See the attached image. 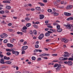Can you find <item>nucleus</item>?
<instances>
[{"label":"nucleus","instance_id":"f257e3e1","mask_svg":"<svg viewBox=\"0 0 73 73\" xmlns=\"http://www.w3.org/2000/svg\"><path fill=\"white\" fill-rule=\"evenodd\" d=\"M4 60L2 58L0 60V62L1 64H11L12 63V62H11L9 61H7L5 62L4 61Z\"/></svg>","mask_w":73,"mask_h":73},{"label":"nucleus","instance_id":"f03ea898","mask_svg":"<svg viewBox=\"0 0 73 73\" xmlns=\"http://www.w3.org/2000/svg\"><path fill=\"white\" fill-rule=\"evenodd\" d=\"M14 50H13L12 52V53L13 54H15V56H18L19 54V52L16 51V48H14Z\"/></svg>","mask_w":73,"mask_h":73},{"label":"nucleus","instance_id":"7ed1b4c3","mask_svg":"<svg viewBox=\"0 0 73 73\" xmlns=\"http://www.w3.org/2000/svg\"><path fill=\"white\" fill-rule=\"evenodd\" d=\"M64 25V27H66V28H67V29H71V27L72 26V25L70 24L67 25Z\"/></svg>","mask_w":73,"mask_h":73},{"label":"nucleus","instance_id":"20e7f679","mask_svg":"<svg viewBox=\"0 0 73 73\" xmlns=\"http://www.w3.org/2000/svg\"><path fill=\"white\" fill-rule=\"evenodd\" d=\"M61 41L62 42H64V43H66L68 42V40L65 38H63L61 39Z\"/></svg>","mask_w":73,"mask_h":73},{"label":"nucleus","instance_id":"39448f33","mask_svg":"<svg viewBox=\"0 0 73 73\" xmlns=\"http://www.w3.org/2000/svg\"><path fill=\"white\" fill-rule=\"evenodd\" d=\"M64 53V55L63 56L64 57H68L69 56V54L68 53V52H65Z\"/></svg>","mask_w":73,"mask_h":73},{"label":"nucleus","instance_id":"423d86ee","mask_svg":"<svg viewBox=\"0 0 73 73\" xmlns=\"http://www.w3.org/2000/svg\"><path fill=\"white\" fill-rule=\"evenodd\" d=\"M39 56H50V54L44 53L40 54Z\"/></svg>","mask_w":73,"mask_h":73},{"label":"nucleus","instance_id":"0eeeda50","mask_svg":"<svg viewBox=\"0 0 73 73\" xmlns=\"http://www.w3.org/2000/svg\"><path fill=\"white\" fill-rule=\"evenodd\" d=\"M44 35L43 34H41L38 37V39L39 40H41L42 38L44 37Z\"/></svg>","mask_w":73,"mask_h":73},{"label":"nucleus","instance_id":"6e6552de","mask_svg":"<svg viewBox=\"0 0 73 73\" xmlns=\"http://www.w3.org/2000/svg\"><path fill=\"white\" fill-rule=\"evenodd\" d=\"M73 8V6L72 5H68L66 7V9H72Z\"/></svg>","mask_w":73,"mask_h":73},{"label":"nucleus","instance_id":"1a4fd4ad","mask_svg":"<svg viewBox=\"0 0 73 73\" xmlns=\"http://www.w3.org/2000/svg\"><path fill=\"white\" fill-rule=\"evenodd\" d=\"M14 49V48H12L11 49H6V51H7V52H12H12H13V51L14 50V49Z\"/></svg>","mask_w":73,"mask_h":73},{"label":"nucleus","instance_id":"9d476101","mask_svg":"<svg viewBox=\"0 0 73 73\" xmlns=\"http://www.w3.org/2000/svg\"><path fill=\"white\" fill-rule=\"evenodd\" d=\"M59 60H68V58H67L61 57L59 58Z\"/></svg>","mask_w":73,"mask_h":73},{"label":"nucleus","instance_id":"9b49d317","mask_svg":"<svg viewBox=\"0 0 73 73\" xmlns=\"http://www.w3.org/2000/svg\"><path fill=\"white\" fill-rule=\"evenodd\" d=\"M28 48V46H24L22 47V50H21L22 51L23 50H26Z\"/></svg>","mask_w":73,"mask_h":73},{"label":"nucleus","instance_id":"f8f14e48","mask_svg":"<svg viewBox=\"0 0 73 73\" xmlns=\"http://www.w3.org/2000/svg\"><path fill=\"white\" fill-rule=\"evenodd\" d=\"M8 1L6 0L5 1H3V2L4 3H7L9 4L10 3H11V2H10V1H11V0H8Z\"/></svg>","mask_w":73,"mask_h":73},{"label":"nucleus","instance_id":"ddd939ff","mask_svg":"<svg viewBox=\"0 0 73 73\" xmlns=\"http://www.w3.org/2000/svg\"><path fill=\"white\" fill-rule=\"evenodd\" d=\"M64 15L67 16H70V15H71V14L70 13H68L64 12Z\"/></svg>","mask_w":73,"mask_h":73},{"label":"nucleus","instance_id":"4468645a","mask_svg":"<svg viewBox=\"0 0 73 73\" xmlns=\"http://www.w3.org/2000/svg\"><path fill=\"white\" fill-rule=\"evenodd\" d=\"M7 46H8V47H12L13 46V45L12 44L7 43Z\"/></svg>","mask_w":73,"mask_h":73},{"label":"nucleus","instance_id":"2eb2a0df","mask_svg":"<svg viewBox=\"0 0 73 73\" xmlns=\"http://www.w3.org/2000/svg\"><path fill=\"white\" fill-rule=\"evenodd\" d=\"M52 13L53 14L54 16H56L58 15V13L56 12L55 11L53 12Z\"/></svg>","mask_w":73,"mask_h":73},{"label":"nucleus","instance_id":"dca6fc26","mask_svg":"<svg viewBox=\"0 0 73 73\" xmlns=\"http://www.w3.org/2000/svg\"><path fill=\"white\" fill-rule=\"evenodd\" d=\"M40 16V20H42L44 18V15H39Z\"/></svg>","mask_w":73,"mask_h":73},{"label":"nucleus","instance_id":"f3484780","mask_svg":"<svg viewBox=\"0 0 73 73\" xmlns=\"http://www.w3.org/2000/svg\"><path fill=\"white\" fill-rule=\"evenodd\" d=\"M72 64H73V63L72 62V61H68V65H69V66H71L72 65Z\"/></svg>","mask_w":73,"mask_h":73},{"label":"nucleus","instance_id":"a211bd4d","mask_svg":"<svg viewBox=\"0 0 73 73\" xmlns=\"http://www.w3.org/2000/svg\"><path fill=\"white\" fill-rule=\"evenodd\" d=\"M35 9L37 11H40L41 10V8L40 7H36L35 8Z\"/></svg>","mask_w":73,"mask_h":73},{"label":"nucleus","instance_id":"6ab92c4d","mask_svg":"<svg viewBox=\"0 0 73 73\" xmlns=\"http://www.w3.org/2000/svg\"><path fill=\"white\" fill-rule=\"evenodd\" d=\"M67 20L69 21V20H73V18L72 17H70L67 19Z\"/></svg>","mask_w":73,"mask_h":73},{"label":"nucleus","instance_id":"aec40b11","mask_svg":"<svg viewBox=\"0 0 73 73\" xmlns=\"http://www.w3.org/2000/svg\"><path fill=\"white\" fill-rule=\"evenodd\" d=\"M45 36L46 37H49L50 36V34L48 33H46L45 34Z\"/></svg>","mask_w":73,"mask_h":73},{"label":"nucleus","instance_id":"412c9836","mask_svg":"<svg viewBox=\"0 0 73 73\" xmlns=\"http://www.w3.org/2000/svg\"><path fill=\"white\" fill-rule=\"evenodd\" d=\"M26 26L27 27H29L30 26H31V24L30 23H27L26 25Z\"/></svg>","mask_w":73,"mask_h":73},{"label":"nucleus","instance_id":"4be33fe9","mask_svg":"<svg viewBox=\"0 0 73 73\" xmlns=\"http://www.w3.org/2000/svg\"><path fill=\"white\" fill-rule=\"evenodd\" d=\"M6 8L7 9H10L11 8V7L10 6H7L6 7Z\"/></svg>","mask_w":73,"mask_h":73},{"label":"nucleus","instance_id":"5701e85b","mask_svg":"<svg viewBox=\"0 0 73 73\" xmlns=\"http://www.w3.org/2000/svg\"><path fill=\"white\" fill-rule=\"evenodd\" d=\"M2 35H3L4 37H7L8 36V35L5 33H3Z\"/></svg>","mask_w":73,"mask_h":73},{"label":"nucleus","instance_id":"b1692460","mask_svg":"<svg viewBox=\"0 0 73 73\" xmlns=\"http://www.w3.org/2000/svg\"><path fill=\"white\" fill-rule=\"evenodd\" d=\"M34 34V35H37V31L35 30H34L33 31Z\"/></svg>","mask_w":73,"mask_h":73},{"label":"nucleus","instance_id":"393cba45","mask_svg":"<svg viewBox=\"0 0 73 73\" xmlns=\"http://www.w3.org/2000/svg\"><path fill=\"white\" fill-rule=\"evenodd\" d=\"M21 31L23 32H24V33H26L27 32V30L25 29H22Z\"/></svg>","mask_w":73,"mask_h":73},{"label":"nucleus","instance_id":"a878e982","mask_svg":"<svg viewBox=\"0 0 73 73\" xmlns=\"http://www.w3.org/2000/svg\"><path fill=\"white\" fill-rule=\"evenodd\" d=\"M62 29L61 28L58 29L57 30V31H58V32H62Z\"/></svg>","mask_w":73,"mask_h":73},{"label":"nucleus","instance_id":"bb28decb","mask_svg":"<svg viewBox=\"0 0 73 73\" xmlns=\"http://www.w3.org/2000/svg\"><path fill=\"white\" fill-rule=\"evenodd\" d=\"M35 48H39V45L37 44H35Z\"/></svg>","mask_w":73,"mask_h":73},{"label":"nucleus","instance_id":"cd10ccee","mask_svg":"<svg viewBox=\"0 0 73 73\" xmlns=\"http://www.w3.org/2000/svg\"><path fill=\"white\" fill-rule=\"evenodd\" d=\"M60 69H61V68L58 67L57 68H56V70H57V71H58H58L60 70Z\"/></svg>","mask_w":73,"mask_h":73},{"label":"nucleus","instance_id":"c85d7f7f","mask_svg":"<svg viewBox=\"0 0 73 73\" xmlns=\"http://www.w3.org/2000/svg\"><path fill=\"white\" fill-rule=\"evenodd\" d=\"M58 66V64H56L54 65V68H56V67H57V66Z\"/></svg>","mask_w":73,"mask_h":73},{"label":"nucleus","instance_id":"c756f323","mask_svg":"<svg viewBox=\"0 0 73 73\" xmlns=\"http://www.w3.org/2000/svg\"><path fill=\"white\" fill-rule=\"evenodd\" d=\"M25 20L26 21H29L30 20V18H29L28 17H26L25 18Z\"/></svg>","mask_w":73,"mask_h":73},{"label":"nucleus","instance_id":"7c9ffc66","mask_svg":"<svg viewBox=\"0 0 73 73\" xmlns=\"http://www.w3.org/2000/svg\"><path fill=\"white\" fill-rule=\"evenodd\" d=\"M39 4H40V6H44V4L41 2H39L38 3Z\"/></svg>","mask_w":73,"mask_h":73},{"label":"nucleus","instance_id":"2f4dec72","mask_svg":"<svg viewBox=\"0 0 73 73\" xmlns=\"http://www.w3.org/2000/svg\"><path fill=\"white\" fill-rule=\"evenodd\" d=\"M31 59L32 60H36V57L35 56H33L32 57Z\"/></svg>","mask_w":73,"mask_h":73},{"label":"nucleus","instance_id":"473e14b6","mask_svg":"<svg viewBox=\"0 0 73 73\" xmlns=\"http://www.w3.org/2000/svg\"><path fill=\"white\" fill-rule=\"evenodd\" d=\"M4 43H7L8 42V40L5 39L3 41Z\"/></svg>","mask_w":73,"mask_h":73},{"label":"nucleus","instance_id":"72a5a7b5","mask_svg":"<svg viewBox=\"0 0 73 73\" xmlns=\"http://www.w3.org/2000/svg\"><path fill=\"white\" fill-rule=\"evenodd\" d=\"M47 11L48 12H52V9H48L47 10Z\"/></svg>","mask_w":73,"mask_h":73},{"label":"nucleus","instance_id":"f704fd0d","mask_svg":"<svg viewBox=\"0 0 73 73\" xmlns=\"http://www.w3.org/2000/svg\"><path fill=\"white\" fill-rule=\"evenodd\" d=\"M27 29V27H26L25 26H24L23 28V29Z\"/></svg>","mask_w":73,"mask_h":73},{"label":"nucleus","instance_id":"c9c22d12","mask_svg":"<svg viewBox=\"0 0 73 73\" xmlns=\"http://www.w3.org/2000/svg\"><path fill=\"white\" fill-rule=\"evenodd\" d=\"M56 28L58 29H60V25H58L56 26Z\"/></svg>","mask_w":73,"mask_h":73},{"label":"nucleus","instance_id":"e433bc0d","mask_svg":"<svg viewBox=\"0 0 73 73\" xmlns=\"http://www.w3.org/2000/svg\"><path fill=\"white\" fill-rule=\"evenodd\" d=\"M58 62V60H54L52 62Z\"/></svg>","mask_w":73,"mask_h":73},{"label":"nucleus","instance_id":"4c0bfd02","mask_svg":"<svg viewBox=\"0 0 73 73\" xmlns=\"http://www.w3.org/2000/svg\"><path fill=\"white\" fill-rule=\"evenodd\" d=\"M4 11H0V14H4Z\"/></svg>","mask_w":73,"mask_h":73},{"label":"nucleus","instance_id":"58836bf2","mask_svg":"<svg viewBox=\"0 0 73 73\" xmlns=\"http://www.w3.org/2000/svg\"><path fill=\"white\" fill-rule=\"evenodd\" d=\"M41 58H38L37 59V61H41Z\"/></svg>","mask_w":73,"mask_h":73},{"label":"nucleus","instance_id":"ea45409f","mask_svg":"<svg viewBox=\"0 0 73 73\" xmlns=\"http://www.w3.org/2000/svg\"><path fill=\"white\" fill-rule=\"evenodd\" d=\"M6 54H7V55H8V56H9L10 55H11V53L9 52H7L6 53Z\"/></svg>","mask_w":73,"mask_h":73},{"label":"nucleus","instance_id":"a19ab883","mask_svg":"<svg viewBox=\"0 0 73 73\" xmlns=\"http://www.w3.org/2000/svg\"><path fill=\"white\" fill-rule=\"evenodd\" d=\"M37 27L38 26L37 25H33V27L35 28H37Z\"/></svg>","mask_w":73,"mask_h":73},{"label":"nucleus","instance_id":"79ce46f5","mask_svg":"<svg viewBox=\"0 0 73 73\" xmlns=\"http://www.w3.org/2000/svg\"><path fill=\"white\" fill-rule=\"evenodd\" d=\"M68 60H71V61H73V59L72 58H70L69 59H68Z\"/></svg>","mask_w":73,"mask_h":73},{"label":"nucleus","instance_id":"37998d69","mask_svg":"<svg viewBox=\"0 0 73 73\" xmlns=\"http://www.w3.org/2000/svg\"><path fill=\"white\" fill-rule=\"evenodd\" d=\"M8 26H9V27L11 26L12 25V24L11 23H9L8 24Z\"/></svg>","mask_w":73,"mask_h":73},{"label":"nucleus","instance_id":"c03bdc74","mask_svg":"<svg viewBox=\"0 0 73 73\" xmlns=\"http://www.w3.org/2000/svg\"><path fill=\"white\" fill-rule=\"evenodd\" d=\"M0 37H1V38H4V35H3V34L1 35H0Z\"/></svg>","mask_w":73,"mask_h":73},{"label":"nucleus","instance_id":"a18cd8bd","mask_svg":"<svg viewBox=\"0 0 73 73\" xmlns=\"http://www.w3.org/2000/svg\"><path fill=\"white\" fill-rule=\"evenodd\" d=\"M52 56H57V54H52Z\"/></svg>","mask_w":73,"mask_h":73},{"label":"nucleus","instance_id":"49530a36","mask_svg":"<svg viewBox=\"0 0 73 73\" xmlns=\"http://www.w3.org/2000/svg\"><path fill=\"white\" fill-rule=\"evenodd\" d=\"M56 31H57L56 30H55L54 29L52 30V32H54V33H56Z\"/></svg>","mask_w":73,"mask_h":73},{"label":"nucleus","instance_id":"de8ad7c7","mask_svg":"<svg viewBox=\"0 0 73 73\" xmlns=\"http://www.w3.org/2000/svg\"><path fill=\"white\" fill-rule=\"evenodd\" d=\"M48 33H53V32L50 31H48L47 32Z\"/></svg>","mask_w":73,"mask_h":73},{"label":"nucleus","instance_id":"09e8293b","mask_svg":"<svg viewBox=\"0 0 73 73\" xmlns=\"http://www.w3.org/2000/svg\"><path fill=\"white\" fill-rule=\"evenodd\" d=\"M48 28H53V27L51 26H48Z\"/></svg>","mask_w":73,"mask_h":73},{"label":"nucleus","instance_id":"8fccbe9b","mask_svg":"<svg viewBox=\"0 0 73 73\" xmlns=\"http://www.w3.org/2000/svg\"><path fill=\"white\" fill-rule=\"evenodd\" d=\"M57 23H54L53 24L54 25H57Z\"/></svg>","mask_w":73,"mask_h":73},{"label":"nucleus","instance_id":"3c124183","mask_svg":"<svg viewBox=\"0 0 73 73\" xmlns=\"http://www.w3.org/2000/svg\"><path fill=\"white\" fill-rule=\"evenodd\" d=\"M33 34V32L31 30L30 31V35H32V34Z\"/></svg>","mask_w":73,"mask_h":73},{"label":"nucleus","instance_id":"603ef678","mask_svg":"<svg viewBox=\"0 0 73 73\" xmlns=\"http://www.w3.org/2000/svg\"><path fill=\"white\" fill-rule=\"evenodd\" d=\"M34 52H38V50L35 49L34 51Z\"/></svg>","mask_w":73,"mask_h":73},{"label":"nucleus","instance_id":"864d4df0","mask_svg":"<svg viewBox=\"0 0 73 73\" xmlns=\"http://www.w3.org/2000/svg\"><path fill=\"white\" fill-rule=\"evenodd\" d=\"M38 52H42V50H41L38 49Z\"/></svg>","mask_w":73,"mask_h":73},{"label":"nucleus","instance_id":"5fc2aeb1","mask_svg":"<svg viewBox=\"0 0 73 73\" xmlns=\"http://www.w3.org/2000/svg\"><path fill=\"white\" fill-rule=\"evenodd\" d=\"M3 56H4V55H3L2 54L0 55V58H2V57H3Z\"/></svg>","mask_w":73,"mask_h":73},{"label":"nucleus","instance_id":"6e6d98bb","mask_svg":"<svg viewBox=\"0 0 73 73\" xmlns=\"http://www.w3.org/2000/svg\"><path fill=\"white\" fill-rule=\"evenodd\" d=\"M9 31L10 32H12V31H13V30L12 29H8Z\"/></svg>","mask_w":73,"mask_h":73},{"label":"nucleus","instance_id":"4d7b16f0","mask_svg":"<svg viewBox=\"0 0 73 73\" xmlns=\"http://www.w3.org/2000/svg\"><path fill=\"white\" fill-rule=\"evenodd\" d=\"M45 24H48L49 23V21H45Z\"/></svg>","mask_w":73,"mask_h":73},{"label":"nucleus","instance_id":"13d9d810","mask_svg":"<svg viewBox=\"0 0 73 73\" xmlns=\"http://www.w3.org/2000/svg\"><path fill=\"white\" fill-rule=\"evenodd\" d=\"M44 3H47V0H43Z\"/></svg>","mask_w":73,"mask_h":73},{"label":"nucleus","instance_id":"bf43d9fd","mask_svg":"<svg viewBox=\"0 0 73 73\" xmlns=\"http://www.w3.org/2000/svg\"><path fill=\"white\" fill-rule=\"evenodd\" d=\"M22 54H24L25 53V51L23 50L22 51Z\"/></svg>","mask_w":73,"mask_h":73},{"label":"nucleus","instance_id":"052dcab7","mask_svg":"<svg viewBox=\"0 0 73 73\" xmlns=\"http://www.w3.org/2000/svg\"><path fill=\"white\" fill-rule=\"evenodd\" d=\"M64 3V1H62L61 2V4H63Z\"/></svg>","mask_w":73,"mask_h":73},{"label":"nucleus","instance_id":"680f3d73","mask_svg":"<svg viewBox=\"0 0 73 73\" xmlns=\"http://www.w3.org/2000/svg\"><path fill=\"white\" fill-rule=\"evenodd\" d=\"M20 42H24V40L23 39L20 40Z\"/></svg>","mask_w":73,"mask_h":73},{"label":"nucleus","instance_id":"e2e57ef3","mask_svg":"<svg viewBox=\"0 0 73 73\" xmlns=\"http://www.w3.org/2000/svg\"><path fill=\"white\" fill-rule=\"evenodd\" d=\"M40 23L39 22H36V23H35V24H38Z\"/></svg>","mask_w":73,"mask_h":73},{"label":"nucleus","instance_id":"0e129e2a","mask_svg":"<svg viewBox=\"0 0 73 73\" xmlns=\"http://www.w3.org/2000/svg\"><path fill=\"white\" fill-rule=\"evenodd\" d=\"M26 10H27V11H30V9L27 8V9H26Z\"/></svg>","mask_w":73,"mask_h":73},{"label":"nucleus","instance_id":"69168bd1","mask_svg":"<svg viewBox=\"0 0 73 73\" xmlns=\"http://www.w3.org/2000/svg\"><path fill=\"white\" fill-rule=\"evenodd\" d=\"M27 42L25 41L24 42V43H23V45H26V44H27Z\"/></svg>","mask_w":73,"mask_h":73},{"label":"nucleus","instance_id":"338daca9","mask_svg":"<svg viewBox=\"0 0 73 73\" xmlns=\"http://www.w3.org/2000/svg\"><path fill=\"white\" fill-rule=\"evenodd\" d=\"M54 3L55 5H57V2H54Z\"/></svg>","mask_w":73,"mask_h":73},{"label":"nucleus","instance_id":"774afa93","mask_svg":"<svg viewBox=\"0 0 73 73\" xmlns=\"http://www.w3.org/2000/svg\"><path fill=\"white\" fill-rule=\"evenodd\" d=\"M7 56H4V60H7Z\"/></svg>","mask_w":73,"mask_h":73}]
</instances>
